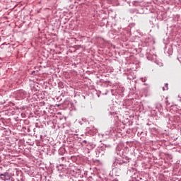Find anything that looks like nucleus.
I'll return each mask as SVG.
<instances>
[{
  "label": "nucleus",
  "instance_id": "f257e3e1",
  "mask_svg": "<svg viewBox=\"0 0 181 181\" xmlns=\"http://www.w3.org/2000/svg\"><path fill=\"white\" fill-rule=\"evenodd\" d=\"M0 176H5V175H4V174H1V175Z\"/></svg>",
  "mask_w": 181,
  "mask_h": 181
}]
</instances>
